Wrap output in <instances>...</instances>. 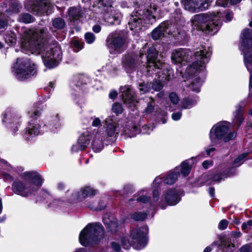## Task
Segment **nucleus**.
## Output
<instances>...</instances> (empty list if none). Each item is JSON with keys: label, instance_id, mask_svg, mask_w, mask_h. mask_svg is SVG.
I'll return each instance as SVG.
<instances>
[{"label": "nucleus", "instance_id": "nucleus-52", "mask_svg": "<svg viewBox=\"0 0 252 252\" xmlns=\"http://www.w3.org/2000/svg\"><path fill=\"white\" fill-rule=\"evenodd\" d=\"M169 98L171 102L174 105H176L178 103L179 101V98L176 93L172 92L169 94Z\"/></svg>", "mask_w": 252, "mask_h": 252}, {"label": "nucleus", "instance_id": "nucleus-54", "mask_svg": "<svg viewBox=\"0 0 252 252\" xmlns=\"http://www.w3.org/2000/svg\"><path fill=\"white\" fill-rule=\"evenodd\" d=\"M20 125V123L18 121L15 123H10L9 125V128L12 131V134L15 135L16 132L18 130V126Z\"/></svg>", "mask_w": 252, "mask_h": 252}, {"label": "nucleus", "instance_id": "nucleus-6", "mask_svg": "<svg viewBox=\"0 0 252 252\" xmlns=\"http://www.w3.org/2000/svg\"><path fill=\"white\" fill-rule=\"evenodd\" d=\"M179 34L177 25L171 20H165L152 31L151 37L154 40H157L167 35L176 37Z\"/></svg>", "mask_w": 252, "mask_h": 252}, {"label": "nucleus", "instance_id": "nucleus-17", "mask_svg": "<svg viewBox=\"0 0 252 252\" xmlns=\"http://www.w3.org/2000/svg\"><path fill=\"white\" fill-rule=\"evenodd\" d=\"M120 90L124 103L127 105V107L134 111L136 108V100L131 86H121Z\"/></svg>", "mask_w": 252, "mask_h": 252}, {"label": "nucleus", "instance_id": "nucleus-19", "mask_svg": "<svg viewBox=\"0 0 252 252\" xmlns=\"http://www.w3.org/2000/svg\"><path fill=\"white\" fill-rule=\"evenodd\" d=\"M241 39L243 54H252V30L250 29H244L241 33Z\"/></svg>", "mask_w": 252, "mask_h": 252}, {"label": "nucleus", "instance_id": "nucleus-14", "mask_svg": "<svg viewBox=\"0 0 252 252\" xmlns=\"http://www.w3.org/2000/svg\"><path fill=\"white\" fill-rule=\"evenodd\" d=\"M22 178L27 182L33 194L41 188L44 181L41 175L35 171L24 172Z\"/></svg>", "mask_w": 252, "mask_h": 252}, {"label": "nucleus", "instance_id": "nucleus-30", "mask_svg": "<svg viewBox=\"0 0 252 252\" xmlns=\"http://www.w3.org/2000/svg\"><path fill=\"white\" fill-rule=\"evenodd\" d=\"M91 140V136L89 134L86 135L83 133L79 136L77 143L80 144L81 150H85L90 144Z\"/></svg>", "mask_w": 252, "mask_h": 252}, {"label": "nucleus", "instance_id": "nucleus-40", "mask_svg": "<svg viewBox=\"0 0 252 252\" xmlns=\"http://www.w3.org/2000/svg\"><path fill=\"white\" fill-rule=\"evenodd\" d=\"M68 16L73 20H77L82 17L81 12L75 7H70L68 10Z\"/></svg>", "mask_w": 252, "mask_h": 252}, {"label": "nucleus", "instance_id": "nucleus-22", "mask_svg": "<svg viewBox=\"0 0 252 252\" xmlns=\"http://www.w3.org/2000/svg\"><path fill=\"white\" fill-rule=\"evenodd\" d=\"M91 82L89 77L83 74H78L74 76L72 80V84L76 88V91L81 92L82 93L86 92L88 89V84Z\"/></svg>", "mask_w": 252, "mask_h": 252}, {"label": "nucleus", "instance_id": "nucleus-58", "mask_svg": "<svg viewBox=\"0 0 252 252\" xmlns=\"http://www.w3.org/2000/svg\"><path fill=\"white\" fill-rule=\"evenodd\" d=\"M252 226V220H249L247 222H243L242 224L241 229L244 231H247L248 226Z\"/></svg>", "mask_w": 252, "mask_h": 252}, {"label": "nucleus", "instance_id": "nucleus-64", "mask_svg": "<svg viewBox=\"0 0 252 252\" xmlns=\"http://www.w3.org/2000/svg\"><path fill=\"white\" fill-rule=\"evenodd\" d=\"M240 252H252L251 247L248 244L243 245L240 249Z\"/></svg>", "mask_w": 252, "mask_h": 252}, {"label": "nucleus", "instance_id": "nucleus-47", "mask_svg": "<svg viewBox=\"0 0 252 252\" xmlns=\"http://www.w3.org/2000/svg\"><path fill=\"white\" fill-rule=\"evenodd\" d=\"M195 102V100L189 97H185L183 99L182 108L187 109L189 107H191Z\"/></svg>", "mask_w": 252, "mask_h": 252}, {"label": "nucleus", "instance_id": "nucleus-48", "mask_svg": "<svg viewBox=\"0 0 252 252\" xmlns=\"http://www.w3.org/2000/svg\"><path fill=\"white\" fill-rule=\"evenodd\" d=\"M222 175L223 174L221 172H215L210 175L209 180L213 182H220L222 179Z\"/></svg>", "mask_w": 252, "mask_h": 252}, {"label": "nucleus", "instance_id": "nucleus-31", "mask_svg": "<svg viewBox=\"0 0 252 252\" xmlns=\"http://www.w3.org/2000/svg\"><path fill=\"white\" fill-rule=\"evenodd\" d=\"M52 26L57 30H63L65 27V20L61 17H57L52 19Z\"/></svg>", "mask_w": 252, "mask_h": 252}, {"label": "nucleus", "instance_id": "nucleus-44", "mask_svg": "<svg viewBox=\"0 0 252 252\" xmlns=\"http://www.w3.org/2000/svg\"><path fill=\"white\" fill-rule=\"evenodd\" d=\"M113 2V0H98V7L108 10L109 7H112Z\"/></svg>", "mask_w": 252, "mask_h": 252}, {"label": "nucleus", "instance_id": "nucleus-53", "mask_svg": "<svg viewBox=\"0 0 252 252\" xmlns=\"http://www.w3.org/2000/svg\"><path fill=\"white\" fill-rule=\"evenodd\" d=\"M151 197L146 195H141L137 197L136 201L138 202L146 204L151 201Z\"/></svg>", "mask_w": 252, "mask_h": 252}, {"label": "nucleus", "instance_id": "nucleus-34", "mask_svg": "<svg viewBox=\"0 0 252 252\" xmlns=\"http://www.w3.org/2000/svg\"><path fill=\"white\" fill-rule=\"evenodd\" d=\"M147 214L145 212H135L130 215V218L135 221H143L147 217Z\"/></svg>", "mask_w": 252, "mask_h": 252}, {"label": "nucleus", "instance_id": "nucleus-28", "mask_svg": "<svg viewBox=\"0 0 252 252\" xmlns=\"http://www.w3.org/2000/svg\"><path fill=\"white\" fill-rule=\"evenodd\" d=\"M178 168H175L173 171H171L168 175L164 177L163 182L165 184L173 185L177 180L179 176V173L177 171Z\"/></svg>", "mask_w": 252, "mask_h": 252}, {"label": "nucleus", "instance_id": "nucleus-45", "mask_svg": "<svg viewBox=\"0 0 252 252\" xmlns=\"http://www.w3.org/2000/svg\"><path fill=\"white\" fill-rule=\"evenodd\" d=\"M155 104L154 99L151 98V101L147 103V107L144 109V113L146 114H150L154 112L155 110Z\"/></svg>", "mask_w": 252, "mask_h": 252}, {"label": "nucleus", "instance_id": "nucleus-16", "mask_svg": "<svg viewBox=\"0 0 252 252\" xmlns=\"http://www.w3.org/2000/svg\"><path fill=\"white\" fill-rule=\"evenodd\" d=\"M230 123L221 121L214 125L210 132V138L212 141L217 139L221 140L229 130Z\"/></svg>", "mask_w": 252, "mask_h": 252}, {"label": "nucleus", "instance_id": "nucleus-32", "mask_svg": "<svg viewBox=\"0 0 252 252\" xmlns=\"http://www.w3.org/2000/svg\"><path fill=\"white\" fill-rule=\"evenodd\" d=\"M150 84L151 90L156 92L161 91L165 85V83L158 77L155 78Z\"/></svg>", "mask_w": 252, "mask_h": 252}, {"label": "nucleus", "instance_id": "nucleus-59", "mask_svg": "<svg viewBox=\"0 0 252 252\" xmlns=\"http://www.w3.org/2000/svg\"><path fill=\"white\" fill-rule=\"evenodd\" d=\"M213 161L212 160H205L202 163V167L205 169H207L210 167L213 166Z\"/></svg>", "mask_w": 252, "mask_h": 252}, {"label": "nucleus", "instance_id": "nucleus-15", "mask_svg": "<svg viewBox=\"0 0 252 252\" xmlns=\"http://www.w3.org/2000/svg\"><path fill=\"white\" fill-rule=\"evenodd\" d=\"M212 0H181L186 10L191 12H198L205 10Z\"/></svg>", "mask_w": 252, "mask_h": 252}, {"label": "nucleus", "instance_id": "nucleus-20", "mask_svg": "<svg viewBox=\"0 0 252 252\" xmlns=\"http://www.w3.org/2000/svg\"><path fill=\"white\" fill-rule=\"evenodd\" d=\"M97 190L90 186H85L80 189V191L74 192L72 196L78 202L84 200L86 198H93L97 193Z\"/></svg>", "mask_w": 252, "mask_h": 252}, {"label": "nucleus", "instance_id": "nucleus-56", "mask_svg": "<svg viewBox=\"0 0 252 252\" xmlns=\"http://www.w3.org/2000/svg\"><path fill=\"white\" fill-rule=\"evenodd\" d=\"M247 154L246 153H243L242 154H240L238 156L237 158L234 159L233 161V163L234 164H237L240 163L241 161L244 160L247 157Z\"/></svg>", "mask_w": 252, "mask_h": 252}, {"label": "nucleus", "instance_id": "nucleus-36", "mask_svg": "<svg viewBox=\"0 0 252 252\" xmlns=\"http://www.w3.org/2000/svg\"><path fill=\"white\" fill-rule=\"evenodd\" d=\"M244 117L243 116V110L241 106H240L239 108L235 111V124L237 126H240L244 121Z\"/></svg>", "mask_w": 252, "mask_h": 252}, {"label": "nucleus", "instance_id": "nucleus-50", "mask_svg": "<svg viewBox=\"0 0 252 252\" xmlns=\"http://www.w3.org/2000/svg\"><path fill=\"white\" fill-rule=\"evenodd\" d=\"M237 136V133L236 131H230V132L226 134L223 137V140L224 142L226 143L231 140H234Z\"/></svg>", "mask_w": 252, "mask_h": 252}, {"label": "nucleus", "instance_id": "nucleus-23", "mask_svg": "<svg viewBox=\"0 0 252 252\" xmlns=\"http://www.w3.org/2000/svg\"><path fill=\"white\" fill-rule=\"evenodd\" d=\"M198 157H192L190 158L186 159L181 162L180 166H176L178 168L177 170L179 173V175L181 174L184 177H187L190 173L192 167L198 161Z\"/></svg>", "mask_w": 252, "mask_h": 252}, {"label": "nucleus", "instance_id": "nucleus-39", "mask_svg": "<svg viewBox=\"0 0 252 252\" xmlns=\"http://www.w3.org/2000/svg\"><path fill=\"white\" fill-rule=\"evenodd\" d=\"M20 21L25 24H30L34 21V18L28 13H22L19 16Z\"/></svg>", "mask_w": 252, "mask_h": 252}, {"label": "nucleus", "instance_id": "nucleus-57", "mask_svg": "<svg viewBox=\"0 0 252 252\" xmlns=\"http://www.w3.org/2000/svg\"><path fill=\"white\" fill-rule=\"evenodd\" d=\"M110 245L112 249L116 252H120L121 250L120 245L116 242L113 241L110 243Z\"/></svg>", "mask_w": 252, "mask_h": 252}, {"label": "nucleus", "instance_id": "nucleus-29", "mask_svg": "<svg viewBox=\"0 0 252 252\" xmlns=\"http://www.w3.org/2000/svg\"><path fill=\"white\" fill-rule=\"evenodd\" d=\"M124 131L125 134L130 137H135L140 132L139 126L136 125H126Z\"/></svg>", "mask_w": 252, "mask_h": 252}, {"label": "nucleus", "instance_id": "nucleus-61", "mask_svg": "<svg viewBox=\"0 0 252 252\" xmlns=\"http://www.w3.org/2000/svg\"><path fill=\"white\" fill-rule=\"evenodd\" d=\"M10 7L15 12H19L20 8H21V6L18 2H14L10 5Z\"/></svg>", "mask_w": 252, "mask_h": 252}, {"label": "nucleus", "instance_id": "nucleus-27", "mask_svg": "<svg viewBox=\"0 0 252 252\" xmlns=\"http://www.w3.org/2000/svg\"><path fill=\"white\" fill-rule=\"evenodd\" d=\"M185 52L183 49H175L172 53L171 59L172 62L181 63L185 60Z\"/></svg>", "mask_w": 252, "mask_h": 252}, {"label": "nucleus", "instance_id": "nucleus-7", "mask_svg": "<svg viewBox=\"0 0 252 252\" xmlns=\"http://www.w3.org/2000/svg\"><path fill=\"white\" fill-rule=\"evenodd\" d=\"M42 59L44 65L48 69H53L59 65L62 59V52L58 42L49 46V50L42 56Z\"/></svg>", "mask_w": 252, "mask_h": 252}, {"label": "nucleus", "instance_id": "nucleus-46", "mask_svg": "<svg viewBox=\"0 0 252 252\" xmlns=\"http://www.w3.org/2000/svg\"><path fill=\"white\" fill-rule=\"evenodd\" d=\"M124 110L123 107L120 103L116 102L112 105V111L113 113L116 114V116H118L119 114L122 113Z\"/></svg>", "mask_w": 252, "mask_h": 252}, {"label": "nucleus", "instance_id": "nucleus-42", "mask_svg": "<svg viewBox=\"0 0 252 252\" xmlns=\"http://www.w3.org/2000/svg\"><path fill=\"white\" fill-rule=\"evenodd\" d=\"M107 21L111 25L118 26L121 24V17L117 14L112 15L108 17Z\"/></svg>", "mask_w": 252, "mask_h": 252}, {"label": "nucleus", "instance_id": "nucleus-25", "mask_svg": "<svg viewBox=\"0 0 252 252\" xmlns=\"http://www.w3.org/2000/svg\"><path fill=\"white\" fill-rule=\"evenodd\" d=\"M159 70L157 73L156 76L165 83L166 81H169L174 76V71L170 66H163L160 68H158Z\"/></svg>", "mask_w": 252, "mask_h": 252}, {"label": "nucleus", "instance_id": "nucleus-33", "mask_svg": "<svg viewBox=\"0 0 252 252\" xmlns=\"http://www.w3.org/2000/svg\"><path fill=\"white\" fill-rule=\"evenodd\" d=\"M93 150L95 153L100 152L104 148L102 139L95 138L92 143Z\"/></svg>", "mask_w": 252, "mask_h": 252}, {"label": "nucleus", "instance_id": "nucleus-37", "mask_svg": "<svg viewBox=\"0 0 252 252\" xmlns=\"http://www.w3.org/2000/svg\"><path fill=\"white\" fill-rule=\"evenodd\" d=\"M202 83L201 82V78L200 77H197L194 78L190 84V88L192 91L197 93L200 91V88Z\"/></svg>", "mask_w": 252, "mask_h": 252}, {"label": "nucleus", "instance_id": "nucleus-63", "mask_svg": "<svg viewBox=\"0 0 252 252\" xmlns=\"http://www.w3.org/2000/svg\"><path fill=\"white\" fill-rule=\"evenodd\" d=\"M159 192L158 189H154L153 190V197L155 202H157L159 199Z\"/></svg>", "mask_w": 252, "mask_h": 252}, {"label": "nucleus", "instance_id": "nucleus-13", "mask_svg": "<svg viewBox=\"0 0 252 252\" xmlns=\"http://www.w3.org/2000/svg\"><path fill=\"white\" fill-rule=\"evenodd\" d=\"M164 198L159 203L161 209H165L167 206L177 205L181 200L180 191L175 188L168 189L163 192Z\"/></svg>", "mask_w": 252, "mask_h": 252}, {"label": "nucleus", "instance_id": "nucleus-21", "mask_svg": "<svg viewBox=\"0 0 252 252\" xmlns=\"http://www.w3.org/2000/svg\"><path fill=\"white\" fill-rule=\"evenodd\" d=\"M12 190L15 194L22 197H28L33 194L29 185L20 180L13 181L12 184Z\"/></svg>", "mask_w": 252, "mask_h": 252}, {"label": "nucleus", "instance_id": "nucleus-35", "mask_svg": "<svg viewBox=\"0 0 252 252\" xmlns=\"http://www.w3.org/2000/svg\"><path fill=\"white\" fill-rule=\"evenodd\" d=\"M103 222L108 232L112 234H115L117 232L119 227V224L117 222L113 220H109L108 223L104 221H103Z\"/></svg>", "mask_w": 252, "mask_h": 252}, {"label": "nucleus", "instance_id": "nucleus-18", "mask_svg": "<svg viewBox=\"0 0 252 252\" xmlns=\"http://www.w3.org/2000/svg\"><path fill=\"white\" fill-rule=\"evenodd\" d=\"M126 40L124 35L118 33H112L106 40V45L109 49L118 51L125 44Z\"/></svg>", "mask_w": 252, "mask_h": 252}, {"label": "nucleus", "instance_id": "nucleus-60", "mask_svg": "<svg viewBox=\"0 0 252 252\" xmlns=\"http://www.w3.org/2000/svg\"><path fill=\"white\" fill-rule=\"evenodd\" d=\"M133 187L130 184H127L124 186L123 188L124 192L126 194L131 193L133 192Z\"/></svg>", "mask_w": 252, "mask_h": 252}, {"label": "nucleus", "instance_id": "nucleus-41", "mask_svg": "<svg viewBox=\"0 0 252 252\" xmlns=\"http://www.w3.org/2000/svg\"><path fill=\"white\" fill-rule=\"evenodd\" d=\"M244 62L247 70L250 72L252 71V54H244Z\"/></svg>", "mask_w": 252, "mask_h": 252}, {"label": "nucleus", "instance_id": "nucleus-8", "mask_svg": "<svg viewBox=\"0 0 252 252\" xmlns=\"http://www.w3.org/2000/svg\"><path fill=\"white\" fill-rule=\"evenodd\" d=\"M148 232L147 225L138 226L130 231L129 237L132 240L133 249L141 250L146 247L149 241Z\"/></svg>", "mask_w": 252, "mask_h": 252}, {"label": "nucleus", "instance_id": "nucleus-10", "mask_svg": "<svg viewBox=\"0 0 252 252\" xmlns=\"http://www.w3.org/2000/svg\"><path fill=\"white\" fill-rule=\"evenodd\" d=\"M212 54V52H210V48L208 47L207 50L205 46H202V49L199 51L195 52L194 56L196 61L193 62L189 66V70L194 71V73L200 72L204 67V65L206 63H208L209 57Z\"/></svg>", "mask_w": 252, "mask_h": 252}, {"label": "nucleus", "instance_id": "nucleus-24", "mask_svg": "<svg viewBox=\"0 0 252 252\" xmlns=\"http://www.w3.org/2000/svg\"><path fill=\"white\" fill-rule=\"evenodd\" d=\"M123 67L127 73L134 72L137 66V63L134 57L129 54L126 55L122 58Z\"/></svg>", "mask_w": 252, "mask_h": 252}, {"label": "nucleus", "instance_id": "nucleus-3", "mask_svg": "<svg viewBox=\"0 0 252 252\" xmlns=\"http://www.w3.org/2000/svg\"><path fill=\"white\" fill-rule=\"evenodd\" d=\"M43 109L44 107L42 103L38 102L34 104L32 110L29 112L32 119L29 122L28 126L26 128L25 132L23 134V137L26 140L32 141L33 138L39 133L41 125L37 123V120L41 116Z\"/></svg>", "mask_w": 252, "mask_h": 252}, {"label": "nucleus", "instance_id": "nucleus-1", "mask_svg": "<svg viewBox=\"0 0 252 252\" xmlns=\"http://www.w3.org/2000/svg\"><path fill=\"white\" fill-rule=\"evenodd\" d=\"M221 22L215 13H200L194 16L192 21L193 30L201 32L204 34L214 35L220 29Z\"/></svg>", "mask_w": 252, "mask_h": 252}, {"label": "nucleus", "instance_id": "nucleus-5", "mask_svg": "<svg viewBox=\"0 0 252 252\" xmlns=\"http://www.w3.org/2000/svg\"><path fill=\"white\" fill-rule=\"evenodd\" d=\"M13 69L16 78L21 81H25L37 73L36 65L26 59H17Z\"/></svg>", "mask_w": 252, "mask_h": 252}, {"label": "nucleus", "instance_id": "nucleus-62", "mask_svg": "<svg viewBox=\"0 0 252 252\" xmlns=\"http://www.w3.org/2000/svg\"><path fill=\"white\" fill-rule=\"evenodd\" d=\"M72 46L74 48L77 49V51L81 50L83 48V46L81 44L79 40H75L72 42Z\"/></svg>", "mask_w": 252, "mask_h": 252}, {"label": "nucleus", "instance_id": "nucleus-9", "mask_svg": "<svg viewBox=\"0 0 252 252\" xmlns=\"http://www.w3.org/2000/svg\"><path fill=\"white\" fill-rule=\"evenodd\" d=\"M22 40L23 44L32 51H38L41 47L40 35L37 32L31 29L24 32Z\"/></svg>", "mask_w": 252, "mask_h": 252}, {"label": "nucleus", "instance_id": "nucleus-55", "mask_svg": "<svg viewBox=\"0 0 252 252\" xmlns=\"http://www.w3.org/2000/svg\"><path fill=\"white\" fill-rule=\"evenodd\" d=\"M228 224V221L225 219L221 220L218 225V228L221 230L225 229Z\"/></svg>", "mask_w": 252, "mask_h": 252}, {"label": "nucleus", "instance_id": "nucleus-51", "mask_svg": "<svg viewBox=\"0 0 252 252\" xmlns=\"http://www.w3.org/2000/svg\"><path fill=\"white\" fill-rule=\"evenodd\" d=\"M85 39L88 44H92L95 40L94 34L91 32H87L85 34Z\"/></svg>", "mask_w": 252, "mask_h": 252}, {"label": "nucleus", "instance_id": "nucleus-12", "mask_svg": "<svg viewBox=\"0 0 252 252\" xmlns=\"http://www.w3.org/2000/svg\"><path fill=\"white\" fill-rule=\"evenodd\" d=\"M158 55V51L153 46H148L142 48L140 51L138 60L141 62V63H145L148 64H152L155 68H158V66L156 62Z\"/></svg>", "mask_w": 252, "mask_h": 252}, {"label": "nucleus", "instance_id": "nucleus-26", "mask_svg": "<svg viewBox=\"0 0 252 252\" xmlns=\"http://www.w3.org/2000/svg\"><path fill=\"white\" fill-rule=\"evenodd\" d=\"M61 126L60 120L59 115L52 116L50 118L47 124H44L43 127H45V131H47L48 129L54 133L56 132V130Z\"/></svg>", "mask_w": 252, "mask_h": 252}, {"label": "nucleus", "instance_id": "nucleus-2", "mask_svg": "<svg viewBox=\"0 0 252 252\" xmlns=\"http://www.w3.org/2000/svg\"><path fill=\"white\" fill-rule=\"evenodd\" d=\"M104 237V229L99 222L88 223L80 232L79 241L85 247L98 244Z\"/></svg>", "mask_w": 252, "mask_h": 252}, {"label": "nucleus", "instance_id": "nucleus-11", "mask_svg": "<svg viewBox=\"0 0 252 252\" xmlns=\"http://www.w3.org/2000/svg\"><path fill=\"white\" fill-rule=\"evenodd\" d=\"M25 7L35 15H48L51 9V5L43 0H28L25 3Z\"/></svg>", "mask_w": 252, "mask_h": 252}, {"label": "nucleus", "instance_id": "nucleus-4", "mask_svg": "<svg viewBox=\"0 0 252 252\" xmlns=\"http://www.w3.org/2000/svg\"><path fill=\"white\" fill-rule=\"evenodd\" d=\"M147 12L144 16L138 15L137 12L131 15L128 24L129 29L135 34L146 29L156 21V16L153 15V12L148 9Z\"/></svg>", "mask_w": 252, "mask_h": 252}, {"label": "nucleus", "instance_id": "nucleus-49", "mask_svg": "<svg viewBox=\"0 0 252 252\" xmlns=\"http://www.w3.org/2000/svg\"><path fill=\"white\" fill-rule=\"evenodd\" d=\"M116 126L112 123H110L107 125L106 131L108 136L109 137L114 136L116 131Z\"/></svg>", "mask_w": 252, "mask_h": 252}, {"label": "nucleus", "instance_id": "nucleus-38", "mask_svg": "<svg viewBox=\"0 0 252 252\" xmlns=\"http://www.w3.org/2000/svg\"><path fill=\"white\" fill-rule=\"evenodd\" d=\"M150 82L142 81L138 83V88L141 94H145L151 90Z\"/></svg>", "mask_w": 252, "mask_h": 252}, {"label": "nucleus", "instance_id": "nucleus-43", "mask_svg": "<svg viewBox=\"0 0 252 252\" xmlns=\"http://www.w3.org/2000/svg\"><path fill=\"white\" fill-rule=\"evenodd\" d=\"M121 244L123 248L126 250H128L132 247L131 239L126 236H124L121 238Z\"/></svg>", "mask_w": 252, "mask_h": 252}]
</instances>
